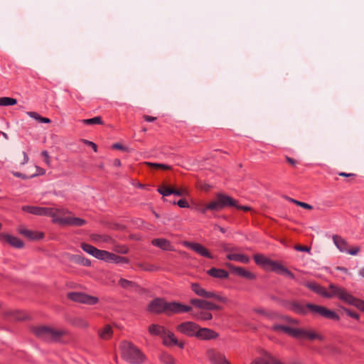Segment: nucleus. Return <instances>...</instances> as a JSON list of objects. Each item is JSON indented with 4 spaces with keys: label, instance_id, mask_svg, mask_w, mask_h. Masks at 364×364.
I'll return each mask as SVG.
<instances>
[{
    "label": "nucleus",
    "instance_id": "nucleus-36",
    "mask_svg": "<svg viewBox=\"0 0 364 364\" xmlns=\"http://www.w3.org/2000/svg\"><path fill=\"white\" fill-rule=\"evenodd\" d=\"M137 266L142 270L147 272H154L158 269V267L156 265L150 263L139 262L137 264Z\"/></svg>",
    "mask_w": 364,
    "mask_h": 364
},
{
    "label": "nucleus",
    "instance_id": "nucleus-39",
    "mask_svg": "<svg viewBox=\"0 0 364 364\" xmlns=\"http://www.w3.org/2000/svg\"><path fill=\"white\" fill-rule=\"evenodd\" d=\"M82 122L85 124H102V121L100 117H95L91 119H82Z\"/></svg>",
    "mask_w": 364,
    "mask_h": 364
},
{
    "label": "nucleus",
    "instance_id": "nucleus-9",
    "mask_svg": "<svg viewBox=\"0 0 364 364\" xmlns=\"http://www.w3.org/2000/svg\"><path fill=\"white\" fill-rule=\"evenodd\" d=\"M228 205L236 206V200L223 193H218L215 199L208 203V208L213 211L220 210Z\"/></svg>",
    "mask_w": 364,
    "mask_h": 364
},
{
    "label": "nucleus",
    "instance_id": "nucleus-30",
    "mask_svg": "<svg viewBox=\"0 0 364 364\" xmlns=\"http://www.w3.org/2000/svg\"><path fill=\"white\" fill-rule=\"evenodd\" d=\"M227 258L229 260H234L237 261L242 263L247 264L250 262V259L248 257L241 255V254H237V253H229L227 255Z\"/></svg>",
    "mask_w": 364,
    "mask_h": 364
},
{
    "label": "nucleus",
    "instance_id": "nucleus-25",
    "mask_svg": "<svg viewBox=\"0 0 364 364\" xmlns=\"http://www.w3.org/2000/svg\"><path fill=\"white\" fill-rule=\"evenodd\" d=\"M228 266L230 268H232V271L235 274H237L242 277L247 278L248 279H252L255 278V275L252 272L245 269L242 267H233L231 264H228Z\"/></svg>",
    "mask_w": 364,
    "mask_h": 364
},
{
    "label": "nucleus",
    "instance_id": "nucleus-12",
    "mask_svg": "<svg viewBox=\"0 0 364 364\" xmlns=\"http://www.w3.org/2000/svg\"><path fill=\"white\" fill-rule=\"evenodd\" d=\"M198 328V326L196 323L191 321H187L178 325L177 326V330L181 333L188 336H196Z\"/></svg>",
    "mask_w": 364,
    "mask_h": 364
},
{
    "label": "nucleus",
    "instance_id": "nucleus-2",
    "mask_svg": "<svg viewBox=\"0 0 364 364\" xmlns=\"http://www.w3.org/2000/svg\"><path fill=\"white\" fill-rule=\"evenodd\" d=\"M148 310L151 313H165L167 315H170L173 314L189 312L192 310V308L179 302H166L163 299L156 298L150 302Z\"/></svg>",
    "mask_w": 364,
    "mask_h": 364
},
{
    "label": "nucleus",
    "instance_id": "nucleus-60",
    "mask_svg": "<svg viewBox=\"0 0 364 364\" xmlns=\"http://www.w3.org/2000/svg\"><path fill=\"white\" fill-rule=\"evenodd\" d=\"M287 320L288 323L291 325H297L298 324V321H296L295 319L288 318H287Z\"/></svg>",
    "mask_w": 364,
    "mask_h": 364
},
{
    "label": "nucleus",
    "instance_id": "nucleus-29",
    "mask_svg": "<svg viewBox=\"0 0 364 364\" xmlns=\"http://www.w3.org/2000/svg\"><path fill=\"white\" fill-rule=\"evenodd\" d=\"M208 274L215 278L225 279L228 277V273L221 269L211 268L208 271Z\"/></svg>",
    "mask_w": 364,
    "mask_h": 364
},
{
    "label": "nucleus",
    "instance_id": "nucleus-24",
    "mask_svg": "<svg viewBox=\"0 0 364 364\" xmlns=\"http://www.w3.org/2000/svg\"><path fill=\"white\" fill-rule=\"evenodd\" d=\"M119 285L124 289L132 291H137L140 289V287L135 282L123 278L119 280Z\"/></svg>",
    "mask_w": 364,
    "mask_h": 364
},
{
    "label": "nucleus",
    "instance_id": "nucleus-64",
    "mask_svg": "<svg viewBox=\"0 0 364 364\" xmlns=\"http://www.w3.org/2000/svg\"><path fill=\"white\" fill-rule=\"evenodd\" d=\"M102 238V236L99 235H95L92 236V240H94L95 241H101Z\"/></svg>",
    "mask_w": 364,
    "mask_h": 364
},
{
    "label": "nucleus",
    "instance_id": "nucleus-63",
    "mask_svg": "<svg viewBox=\"0 0 364 364\" xmlns=\"http://www.w3.org/2000/svg\"><path fill=\"white\" fill-rule=\"evenodd\" d=\"M348 315L350 316H351L352 318H356V319H358V318H359V315L357 313H355V312L349 311L348 312Z\"/></svg>",
    "mask_w": 364,
    "mask_h": 364
},
{
    "label": "nucleus",
    "instance_id": "nucleus-19",
    "mask_svg": "<svg viewBox=\"0 0 364 364\" xmlns=\"http://www.w3.org/2000/svg\"><path fill=\"white\" fill-rule=\"evenodd\" d=\"M0 238L14 247L21 248L23 247V242L21 240L11 235L1 233Z\"/></svg>",
    "mask_w": 364,
    "mask_h": 364
},
{
    "label": "nucleus",
    "instance_id": "nucleus-5",
    "mask_svg": "<svg viewBox=\"0 0 364 364\" xmlns=\"http://www.w3.org/2000/svg\"><path fill=\"white\" fill-rule=\"evenodd\" d=\"M303 284L311 291L325 298H332L336 296L341 301H343L344 294L346 291L345 289L336 286L333 284H331L329 285L328 291L318 284L314 282H305Z\"/></svg>",
    "mask_w": 364,
    "mask_h": 364
},
{
    "label": "nucleus",
    "instance_id": "nucleus-33",
    "mask_svg": "<svg viewBox=\"0 0 364 364\" xmlns=\"http://www.w3.org/2000/svg\"><path fill=\"white\" fill-rule=\"evenodd\" d=\"M173 187L169 186L166 184H162L160 186L157 191L158 192L164 196H168L169 195L173 194Z\"/></svg>",
    "mask_w": 364,
    "mask_h": 364
},
{
    "label": "nucleus",
    "instance_id": "nucleus-7",
    "mask_svg": "<svg viewBox=\"0 0 364 364\" xmlns=\"http://www.w3.org/2000/svg\"><path fill=\"white\" fill-rule=\"evenodd\" d=\"M123 358L132 364H141L145 359L142 352L129 342H124L122 346Z\"/></svg>",
    "mask_w": 364,
    "mask_h": 364
},
{
    "label": "nucleus",
    "instance_id": "nucleus-52",
    "mask_svg": "<svg viewBox=\"0 0 364 364\" xmlns=\"http://www.w3.org/2000/svg\"><path fill=\"white\" fill-rule=\"evenodd\" d=\"M84 143L87 144L90 147H92L95 152L97 151V145L95 143H93L92 141H87V140H84Z\"/></svg>",
    "mask_w": 364,
    "mask_h": 364
},
{
    "label": "nucleus",
    "instance_id": "nucleus-51",
    "mask_svg": "<svg viewBox=\"0 0 364 364\" xmlns=\"http://www.w3.org/2000/svg\"><path fill=\"white\" fill-rule=\"evenodd\" d=\"M268 359L271 364H285L283 362H282L272 356H268Z\"/></svg>",
    "mask_w": 364,
    "mask_h": 364
},
{
    "label": "nucleus",
    "instance_id": "nucleus-35",
    "mask_svg": "<svg viewBox=\"0 0 364 364\" xmlns=\"http://www.w3.org/2000/svg\"><path fill=\"white\" fill-rule=\"evenodd\" d=\"M72 323L74 326H75L78 328H85L89 326L88 322L85 319H84L83 318H81V317H77V318H74L72 321Z\"/></svg>",
    "mask_w": 364,
    "mask_h": 364
},
{
    "label": "nucleus",
    "instance_id": "nucleus-41",
    "mask_svg": "<svg viewBox=\"0 0 364 364\" xmlns=\"http://www.w3.org/2000/svg\"><path fill=\"white\" fill-rule=\"evenodd\" d=\"M307 307H309L308 311H311L313 314H319L321 311H322L323 306L312 304H307Z\"/></svg>",
    "mask_w": 364,
    "mask_h": 364
},
{
    "label": "nucleus",
    "instance_id": "nucleus-18",
    "mask_svg": "<svg viewBox=\"0 0 364 364\" xmlns=\"http://www.w3.org/2000/svg\"><path fill=\"white\" fill-rule=\"evenodd\" d=\"M343 301H344L348 304L355 306L357 308L360 309L361 311H364V301L355 298L350 294H349L347 291H346V293H345L343 299Z\"/></svg>",
    "mask_w": 364,
    "mask_h": 364
},
{
    "label": "nucleus",
    "instance_id": "nucleus-31",
    "mask_svg": "<svg viewBox=\"0 0 364 364\" xmlns=\"http://www.w3.org/2000/svg\"><path fill=\"white\" fill-rule=\"evenodd\" d=\"M166 328L163 326L152 324L149 327V332L153 335H157L162 337L164 333H166Z\"/></svg>",
    "mask_w": 364,
    "mask_h": 364
},
{
    "label": "nucleus",
    "instance_id": "nucleus-43",
    "mask_svg": "<svg viewBox=\"0 0 364 364\" xmlns=\"http://www.w3.org/2000/svg\"><path fill=\"white\" fill-rule=\"evenodd\" d=\"M161 359V361L165 364H174L175 363L174 358L168 354L162 355Z\"/></svg>",
    "mask_w": 364,
    "mask_h": 364
},
{
    "label": "nucleus",
    "instance_id": "nucleus-6",
    "mask_svg": "<svg viewBox=\"0 0 364 364\" xmlns=\"http://www.w3.org/2000/svg\"><path fill=\"white\" fill-rule=\"evenodd\" d=\"M254 259L257 264L262 266L266 269L274 271L292 279L294 278V275L280 263L272 261L264 255H255Z\"/></svg>",
    "mask_w": 364,
    "mask_h": 364
},
{
    "label": "nucleus",
    "instance_id": "nucleus-13",
    "mask_svg": "<svg viewBox=\"0 0 364 364\" xmlns=\"http://www.w3.org/2000/svg\"><path fill=\"white\" fill-rule=\"evenodd\" d=\"M184 245L194 252H197L201 256L206 257L208 258H213V255L210 253V252L202 245L199 243H194L190 242H185Z\"/></svg>",
    "mask_w": 364,
    "mask_h": 364
},
{
    "label": "nucleus",
    "instance_id": "nucleus-54",
    "mask_svg": "<svg viewBox=\"0 0 364 364\" xmlns=\"http://www.w3.org/2000/svg\"><path fill=\"white\" fill-rule=\"evenodd\" d=\"M23 161L21 162V165H24L26 164L28 161V155L26 154V152H23Z\"/></svg>",
    "mask_w": 364,
    "mask_h": 364
},
{
    "label": "nucleus",
    "instance_id": "nucleus-27",
    "mask_svg": "<svg viewBox=\"0 0 364 364\" xmlns=\"http://www.w3.org/2000/svg\"><path fill=\"white\" fill-rule=\"evenodd\" d=\"M68 259L72 262L80 264L83 266L87 267V266H90V264H91V262L89 259L84 258L82 256L78 255H69Z\"/></svg>",
    "mask_w": 364,
    "mask_h": 364
},
{
    "label": "nucleus",
    "instance_id": "nucleus-22",
    "mask_svg": "<svg viewBox=\"0 0 364 364\" xmlns=\"http://www.w3.org/2000/svg\"><path fill=\"white\" fill-rule=\"evenodd\" d=\"M333 241L336 247L342 252H346L348 249L347 242L341 236L335 235L333 236Z\"/></svg>",
    "mask_w": 364,
    "mask_h": 364
},
{
    "label": "nucleus",
    "instance_id": "nucleus-44",
    "mask_svg": "<svg viewBox=\"0 0 364 364\" xmlns=\"http://www.w3.org/2000/svg\"><path fill=\"white\" fill-rule=\"evenodd\" d=\"M197 318L198 319H200V320H203V321H208V320H210L212 319L213 318V316L209 312H206V311H203V312H200L198 316H197Z\"/></svg>",
    "mask_w": 364,
    "mask_h": 364
},
{
    "label": "nucleus",
    "instance_id": "nucleus-15",
    "mask_svg": "<svg viewBox=\"0 0 364 364\" xmlns=\"http://www.w3.org/2000/svg\"><path fill=\"white\" fill-rule=\"evenodd\" d=\"M161 338L166 346H178L181 348H183V343L178 342L174 334L167 330H166V333H164Z\"/></svg>",
    "mask_w": 364,
    "mask_h": 364
},
{
    "label": "nucleus",
    "instance_id": "nucleus-58",
    "mask_svg": "<svg viewBox=\"0 0 364 364\" xmlns=\"http://www.w3.org/2000/svg\"><path fill=\"white\" fill-rule=\"evenodd\" d=\"M286 159L288 161V163H289L291 165L294 166L296 164V161L294 159H292V158H290L289 156H286Z\"/></svg>",
    "mask_w": 364,
    "mask_h": 364
},
{
    "label": "nucleus",
    "instance_id": "nucleus-56",
    "mask_svg": "<svg viewBox=\"0 0 364 364\" xmlns=\"http://www.w3.org/2000/svg\"><path fill=\"white\" fill-rule=\"evenodd\" d=\"M117 251L121 254H126L128 252V248L127 247H121L119 250H117Z\"/></svg>",
    "mask_w": 364,
    "mask_h": 364
},
{
    "label": "nucleus",
    "instance_id": "nucleus-14",
    "mask_svg": "<svg viewBox=\"0 0 364 364\" xmlns=\"http://www.w3.org/2000/svg\"><path fill=\"white\" fill-rule=\"evenodd\" d=\"M196 336L200 339L211 340L218 338V333L210 328H200L198 326Z\"/></svg>",
    "mask_w": 364,
    "mask_h": 364
},
{
    "label": "nucleus",
    "instance_id": "nucleus-49",
    "mask_svg": "<svg viewBox=\"0 0 364 364\" xmlns=\"http://www.w3.org/2000/svg\"><path fill=\"white\" fill-rule=\"evenodd\" d=\"M295 204L300 207H302L304 208L309 209V210H311L313 208V207L311 205L304 203V202L299 201V200H298V202H295Z\"/></svg>",
    "mask_w": 364,
    "mask_h": 364
},
{
    "label": "nucleus",
    "instance_id": "nucleus-23",
    "mask_svg": "<svg viewBox=\"0 0 364 364\" xmlns=\"http://www.w3.org/2000/svg\"><path fill=\"white\" fill-rule=\"evenodd\" d=\"M289 308L292 311L299 314H306L309 309V307H307V304H304L298 302L291 303Z\"/></svg>",
    "mask_w": 364,
    "mask_h": 364
},
{
    "label": "nucleus",
    "instance_id": "nucleus-37",
    "mask_svg": "<svg viewBox=\"0 0 364 364\" xmlns=\"http://www.w3.org/2000/svg\"><path fill=\"white\" fill-rule=\"evenodd\" d=\"M36 169L38 171V173H33L31 176H27L25 174H23V173H21L20 172H13V174H14V176H15L16 177H18V178H22L23 179H28L29 178L35 177V176H38L39 174H43L44 173V171L42 168H39L38 166H36Z\"/></svg>",
    "mask_w": 364,
    "mask_h": 364
},
{
    "label": "nucleus",
    "instance_id": "nucleus-3",
    "mask_svg": "<svg viewBox=\"0 0 364 364\" xmlns=\"http://www.w3.org/2000/svg\"><path fill=\"white\" fill-rule=\"evenodd\" d=\"M272 329L277 332H284L294 338L299 339H308L310 341L318 339L322 341L323 336L318 334L315 331L294 328L291 326H286L282 324H275L272 327Z\"/></svg>",
    "mask_w": 364,
    "mask_h": 364
},
{
    "label": "nucleus",
    "instance_id": "nucleus-28",
    "mask_svg": "<svg viewBox=\"0 0 364 364\" xmlns=\"http://www.w3.org/2000/svg\"><path fill=\"white\" fill-rule=\"evenodd\" d=\"M151 242L153 245L156 246L164 250H170L171 249L169 241L166 239H154Z\"/></svg>",
    "mask_w": 364,
    "mask_h": 364
},
{
    "label": "nucleus",
    "instance_id": "nucleus-45",
    "mask_svg": "<svg viewBox=\"0 0 364 364\" xmlns=\"http://www.w3.org/2000/svg\"><path fill=\"white\" fill-rule=\"evenodd\" d=\"M250 364H271L268 358H257L255 359Z\"/></svg>",
    "mask_w": 364,
    "mask_h": 364
},
{
    "label": "nucleus",
    "instance_id": "nucleus-42",
    "mask_svg": "<svg viewBox=\"0 0 364 364\" xmlns=\"http://www.w3.org/2000/svg\"><path fill=\"white\" fill-rule=\"evenodd\" d=\"M173 195H176L178 196H188V191L187 188H186L184 187H181L179 188H176L173 187Z\"/></svg>",
    "mask_w": 364,
    "mask_h": 364
},
{
    "label": "nucleus",
    "instance_id": "nucleus-21",
    "mask_svg": "<svg viewBox=\"0 0 364 364\" xmlns=\"http://www.w3.org/2000/svg\"><path fill=\"white\" fill-rule=\"evenodd\" d=\"M19 232L25 236L26 237L34 240H40L43 238V233L31 231L30 230L26 229L24 228H21L19 229Z\"/></svg>",
    "mask_w": 364,
    "mask_h": 364
},
{
    "label": "nucleus",
    "instance_id": "nucleus-1",
    "mask_svg": "<svg viewBox=\"0 0 364 364\" xmlns=\"http://www.w3.org/2000/svg\"><path fill=\"white\" fill-rule=\"evenodd\" d=\"M191 289L198 296L204 299H192L190 301L192 305L200 309L219 311L221 310V306L215 304L210 300L217 301L222 303H226L228 301L227 298L220 295L216 291H207L197 283L191 284Z\"/></svg>",
    "mask_w": 364,
    "mask_h": 364
},
{
    "label": "nucleus",
    "instance_id": "nucleus-38",
    "mask_svg": "<svg viewBox=\"0 0 364 364\" xmlns=\"http://www.w3.org/2000/svg\"><path fill=\"white\" fill-rule=\"evenodd\" d=\"M17 103V100L14 98L4 97H0V106L14 105Z\"/></svg>",
    "mask_w": 364,
    "mask_h": 364
},
{
    "label": "nucleus",
    "instance_id": "nucleus-62",
    "mask_svg": "<svg viewBox=\"0 0 364 364\" xmlns=\"http://www.w3.org/2000/svg\"><path fill=\"white\" fill-rule=\"evenodd\" d=\"M14 318L16 319V320H23V319L25 318V317L21 316V315H20L19 313H16L14 314Z\"/></svg>",
    "mask_w": 364,
    "mask_h": 364
},
{
    "label": "nucleus",
    "instance_id": "nucleus-55",
    "mask_svg": "<svg viewBox=\"0 0 364 364\" xmlns=\"http://www.w3.org/2000/svg\"><path fill=\"white\" fill-rule=\"evenodd\" d=\"M235 207L237 208V209L243 210L245 211H248L251 210V208L249 206L237 205V204L236 206Z\"/></svg>",
    "mask_w": 364,
    "mask_h": 364
},
{
    "label": "nucleus",
    "instance_id": "nucleus-16",
    "mask_svg": "<svg viewBox=\"0 0 364 364\" xmlns=\"http://www.w3.org/2000/svg\"><path fill=\"white\" fill-rule=\"evenodd\" d=\"M206 355L212 364H218L221 361H225V355L215 349L208 350Z\"/></svg>",
    "mask_w": 364,
    "mask_h": 364
},
{
    "label": "nucleus",
    "instance_id": "nucleus-10",
    "mask_svg": "<svg viewBox=\"0 0 364 364\" xmlns=\"http://www.w3.org/2000/svg\"><path fill=\"white\" fill-rule=\"evenodd\" d=\"M68 297L73 301L88 305H93L98 302V299L97 297L90 296L81 292L68 293Z\"/></svg>",
    "mask_w": 364,
    "mask_h": 364
},
{
    "label": "nucleus",
    "instance_id": "nucleus-50",
    "mask_svg": "<svg viewBox=\"0 0 364 364\" xmlns=\"http://www.w3.org/2000/svg\"><path fill=\"white\" fill-rule=\"evenodd\" d=\"M42 156L44 158V161L47 165H50V156L48 155V153L47 151H43L41 153Z\"/></svg>",
    "mask_w": 364,
    "mask_h": 364
},
{
    "label": "nucleus",
    "instance_id": "nucleus-20",
    "mask_svg": "<svg viewBox=\"0 0 364 364\" xmlns=\"http://www.w3.org/2000/svg\"><path fill=\"white\" fill-rule=\"evenodd\" d=\"M102 260L106 262H112L116 264L120 263H128L129 259L124 257H120L113 253L105 250V254L102 257Z\"/></svg>",
    "mask_w": 364,
    "mask_h": 364
},
{
    "label": "nucleus",
    "instance_id": "nucleus-11",
    "mask_svg": "<svg viewBox=\"0 0 364 364\" xmlns=\"http://www.w3.org/2000/svg\"><path fill=\"white\" fill-rule=\"evenodd\" d=\"M67 210L64 215H58V218L55 219V223L60 225H67L75 227H80L86 223V221L82 218L74 216H65Z\"/></svg>",
    "mask_w": 364,
    "mask_h": 364
},
{
    "label": "nucleus",
    "instance_id": "nucleus-34",
    "mask_svg": "<svg viewBox=\"0 0 364 364\" xmlns=\"http://www.w3.org/2000/svg\"><path fill=\"white\" fill-rule=\"evenodd\" d=\"M27 114L41 123H50L51 122L50 119L41 117L36 112H28Z\"/></svg>",
    "mask_w": 364,
    "mask_h": 364
},
{
    "label": "nucleus",
    "instance_id": "nucleus-59",
    "mask_svg": "<svg viewBox=\"0 0 364 364\" xmlns=\"http://www.w3.org/2000/svg\"><path fill=\"white\" fill-rule=\"evenodd\" d=\"M144 118L147 122H154L156 119V117L148 116V115L144 116Z\"/></svg>",
    "mask_w": 364,
    "mask_h": 364
},
{
    "label": "nucleus",
    "instance_id": "nucleus-61",
    "mask_svg": "<svg viewBox=\"0 0 364 364\" xmlns=\"http://www.w3.org/2000/svg\"><path fill=\"white\" fill-rule=\"evenodd\" d=\"M207 210H210L208 208V204L206 205H204L203 206H201L200 208V211L203 213H205L206 212Z\"/></svg>",
    "mask_w": 364,
    "mask_h": 364
},
{
    "label": "nucleus",
    "instance_id": "nucleus-47",
    "mask_svg": "<svg viewBox=\"0 0 364 364\" xmlns=\"http://www.w3.org/2000/svg\"><path fill=\"white\" fill-rule=\"evenodd\" d=\"M294 248H295L296 250L301 251V252H309L310 250H311L310 247H306V246H302V245H295Z\"/></svg>",
    "mask_w": 364,
    "mask_h": 364
},
{
    "label": "nucleus",
    "instance_id": "nucleus-8",
    "mask_svg": "<svg viewBox=\"0 0 364 364\" xmlns=\"http://www.w3.org/2000/svg\"><path fill=\"white\" fill-rule=\"evenodd\" d=\"M22 210L35 215L51 217L53 223H55V219L58 218V215H64L65 213V210L63 208L31 205H24L22 207Z\"/></svg>",
    "mask_w": 364,
    "mask_h": 364
},
{
    "label": "nucleus",
    "instance_id": "nucleus-4",
    "mask_svg": "<svg viewBox=\"0 0 364 364\" xmlns=\"http://www.w3.org/2000/svg\"><path fill=\"white\" fill-rule=\"evenodd\" d=\"M32 333L38 338L48 342H58L67 334L63 328H55L48 326H36L31 328Z\"/></svg>",
    "mask_w": 364,
    "mask_h": 364
},
{
    "label": "nucleus",
    "instance_id": "nucleus-40",
    "mask_svg": "<svg viewBox=\"0 0 364 364\" xmlns=\"http://www.w3.org/2000/svg\"><path fill=\"white\" fill-rule=\"evenodd\" d=\"M145 164L149 167L154 168H161L164 170H170L171 168V166L166 165V164H163L145 162Z\"/></svg>",
    "mask_w": 364,
    "mask_h": 364
},
{
    "label": "nucleus",
    "instance_id": "nucleus-17",
    "mask_svg": "<svg viewBox=\"0 0 364 364\" xmlns=\"http://www.w3.org/2000/svg\"><path fill=\"white\" fill-rule=\"evenodd\" d=\"M81 247L85 252L96 257L97 259H102L105 250H98L91 245L87 243H82Z\"/></svg>",
    "mask_w": 364,
    "mask_h": 364
},
{
    "label": "nucleus",
    "instance_id": "nucleus-26",
    "mask_svg": "<svg viewBox=\"0 0 364 364\" xmlns=\"http://www.w3.org/2000/svg\"><path fill=\"white\" fill-rule=\"evenodd\" d=\"M113 334V331L109 325H105L103 328L98 330V336L104 340L109 339Z\"/></svg>",
    "mask_w": 364,
    "mask_h": 364
},
{
    "label": "nucleus",
    "instance_id": "nucleus-46",
    "mask_svg": "<svg viewBox=\"0 0 364 364\" xmlns=\"http://www.w3.org/2000/svg\"><path fill=\"white\" fill-rule=\"evenodd\" d=\"M173 204H177L180 208H188V203L185 199H180L177 202H173Z\"/></svg>",
    "mask_w": 364,
    "mask_h": 364
},
{
    "label": "nucleus",
    "instance_id": "nucleus-53",
    "mask_svg": "<svg viewBox=\"0 0 364 364\" xmlns=\"http://www.w3.org/2000/svg\"><path fill=\"white\" fill-rule=\"evenodd\" d=\"M113 148H114V149H116L124 150V151H129L128 148H127V147H125V146H122V144H118V143L114 144L113 145Z\"/></svg>",
    "mask_w": 364,
    "mask_h": 364
},
{
    "label": "nucleus",
    "instance_id": "nucleus-57",
    "mask_svg": "<svg viewBox=\"0 0 364 364\" xmlns=\"http://www.w3.org/2000/svg\"><path fill=\"white\" fill-rule=\"evenodd\" d=\"M338 175L343 177H354L355 176L354 173H347L345 172H340Z\"/></svg>",
    "mask_w": 364,
    "mask_h": 364
},
{
    "label": "nucleus",
    "instance_id": "nucleus-32",
    "mask_svg": "<svg viewBox=\"0 0 364 364\" xmlns=\"http://www.w3.org/2000/svg\"><path fill=\"white\" fill-rule=\"evenodd\" d=\"M319 315H321L323 317L333 319V320H338L339 319V316H338L337 314H336L333 311L328 309L327 308H326L324 306H323L322 311H321V313L319 314Z\"/></svg>",
    "mask_w": 364,
    "mask_h": 364
},
{
    "label": "nucleus",
    "instance_id": "nucleus-48",
    "mask_svg": "<svg viewBox=\"0 0 364 364\" xmlns=\"http://www.w3.org/2000/svg\"><path fill=\"white\" fill-rule=\"evenodd\" d=\"M360 252V247H353L351 248L348 249V251L346 253H348L351 255H356Z\"/></svg>",
    "mask_w": 364,
    "mask_h": 364
}]
</instances>
